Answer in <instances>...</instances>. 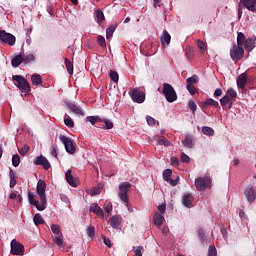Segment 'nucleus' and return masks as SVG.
<instances>
[{
	"label": "nucleus",
	"instance_id": "603ef678",
	"mask_svg": "<svg viewBox=\"0 0 256 256\" xmlns=\"http://www.w3.org/2000/svg\"><path fill=\"white\" fill-rule=\"evenodd\" d=\"M229 101H231V98H229V96L225 95L223 98L220 99V103L222 106L227 105V103H229Z\"/></svg>",
	"mask_w": 256,
	"mask_h": 256
},
{
	"label": "nucleus",
	"instance_id": "de8ad7c7",
	"mask_svg": "<svg viewBox=\"0 0 256 256\" xmlns=\"http://www.w3.org/2000/svg\"><path fill=\"white\" fill-rule=\"evenodd\" d=\"M208 256H217V248H215V246L209 247Z\"/></svg>",
	"mask_w": 256,
	"mask_h": 256
},
{
	"label": "nucleus",
	"instance_id": "a18cd8bd",
	"mask_svg": "<svg viewBox=\"0 0 256 256\" xmlns=\"http://www.w3.org/2000/svg\"><path fill=\"white\" fill-rule=\"evenodd\" d=\"M158 145H164V147H169L171 145V142H169L166 138H161L158 140Z\"/></svg>",
	"mask_w": 256,
	"mask_h": 256
},
{
	"label": "nucleus",
	"instance_id": "49530a36",
	"mask_svg": "<svg viewBox=\"0 0 256 256\" xmlns=\"http://www.w3.org/2000/svg\"><path fill=\"white\" fill-rule=\"evenodd\" d=\"M186 87H187L190 95H195V93H197V88H195V86L193 84H187Z\"/></svg>",
	"mask_w": 256,
	"mask_h": 256
},
{
	"label": "nucleus",
	"instance_id": "72a5a7b5",
	"mask_svg": "<svg viewBox=\"0 0 256 256\" xmlns=\"http://www.w3.org/2000/svg\"><path fill=\"white\" fill-rule=\"evenodd\" d=\"M171 175H173V171L171 169H166L163 172V179L164 181H171Z\"/></svg>",
	"mask_w": 256,
	"mask_h": 256
},
{
	"label": "nucleus",
	"instance_id": "0e129e2a",
	"mask_svg": "<svg viewBox=\"0 0 256 256\" xmlns=\"http://www.w3.org/2000/svg\"><path fill=\"white\" fill-rule=\"evenodd\" d=\"M171 165H174V167H177V165H179V159H177V157H172Z\"/></svg>",
	"mask_w": 256,
	"mask_h": 256
},
{
	"label": "nucleus",
	"instance_id": "864d4df0",
	"mask_svg": "<svg viewBox=\"0 0 256 256\" xmlns=\"http://www.w3.org/2000/svg\"><path fill=\"white\" fill-rule=\"evenodd\" d=\"M53 241L54 243H56V245H58V247H61V245H63V238L59 236H55Z\"/></svg>",
	"mask_w": 256,
	"mask_h": 256
},
{
	"label": "nucleus",
	"instance_id": "052dcab7",
	"mask_svg": "<svg viewBox=\"0 0 256 256\" xmlns=\"http://www.w3.org/2000/svg\"><path fill=\"white\" fill-rule=\"evenodd\" d=\"M158 211H159L160 213H165V211H167V206H166L165 204H160V205L158 206Z\"/></svg>",
	"mask_w": 256,
	"mask_h": 256
},
{
	"label": "nucleus",
	"instance_id": "8fccbe9b",
	"mask_svg": "<svg viewBox=\"0 0 256 256\" xmlns=\"http://www.w3.org/2000/svg\"><path fill=\"white\" fill-rule=\"evenodd\" d=\"M104 124V129H113V122L111 120L105 119Z\"/></svg>",
	"mask_w": 256,
	"mask_h": 256
},
{
	"label": "nucleus",
	"instance_id": "c03bdc74",
	"mask_svg": "<svg viewBox=\"0 0 256 256\" xmlns=\"http://www.w3.org/2000/svg\"><path fill=\"white\" fill-rule=\"evenodd\" d=\"M87 235L88 237H95V227H93L92 225H89L87 227Z\"/></svg>",
	"mask_w": 256,
	"mask_h": 256
},
{
	"label": "nucleus",
	"instance_id": "5fc2aeb1",
	"mask_svg": "<svg viewBox=\"0 0 256 256\" xmlns=\"http://www.w3.org/2000/svg\"><path fill=\"white\" fill-rule=\"evenodd\" d=\"M98 44L100 47H106L105 38L103 36H98L97 38Z\"/></svg>",
	"mask_w": 256,
	"mask_h": 256
},
{
	"label": "nucleus",
	"instance_id": "f704fd0d",
	"mask_svg": "<svg viewBox=\"0 0 256 256\" xmlns=\"http://www.w3.org/2000/svg\"><path fill=\"white\" fill-rule=\"evenodd\" d=\"M51 231L54 233V235H63L61 233V227L57 224H51Z\"/></svg>",
	"mask_w": 256,
	"mask_h": 256
},
{
	"label": "nucleus",
	"instance_id": "2eb2a0df",
	"mask_svg": "<svg viewBox=\"0 0 256 256\" xmlns=\"http://www.w3.org/2000/svg\"><path fill=\"white\" fill-rule=\"evenodd\" d=\"M67 107L75 115H79L80 117H85V112L83 111V109H81V107L75 105L74 103H68Z\"/></svg>",
	"mask_w": 256,
	"mask_h": 256
},
{
	"label": "nucleus",
	"instance_id": "a878e982",
	"mask_svg": "<svg viewBox=\"0 0 256 256\" xmlns=\"http://www.w3.org/2000/svg\"><path fill=\"white\" fill-rule=\"evenodd\" d=\"M202 133L208 137H213L215 135V130L209 126L202 127Z\"/></svg>",
	"mask_w": 256,
	"mask_h": 256
},
{
	"label": "nucleus",
	"instance_id": "6e6552de",
	"mask_svg": "<svg viewBox=\"0 0 256 256\" xmlns=\"http://www.w3.org/2000/svg\"><path fill=\"white\" fill-rule=\"evenodd\" d=\"M59 139L61 143H63L67 153H69L70 155H73V153H75V145L73 144V140H71V138L65 135H60Z\"/></svg>",
	"mask_w": 256,
	"mask_h": 256
},
{
	"label": "nucleus",
	"instance_id": "2f4dec72",
	"mask_svg": "<svg viewBox=\"0 0 256 256\" xmlns=\"http://www.w3.org/2000/svg\"><path fill=\"white\" fill-rule=\"evenodd\" d=\"M85 121L91 123V125H95L98 121H101V118L99 116H88Z\"/></svg>",
	"mask_w": 256,
	"mask_h": 256
},
{
	"label": "nucleus",
	"instance_id": "9b49d317",
	"mask_svg": "<svg viewBox=\"0 0 256 256\" xmlns=\"http://www.w3.org/2000/svg\"><path fill=\"white\" fill-rule=\"evenodd\" d=\"M11 253L12 255H23L25 248L23 247V244L19 243L17 240L11 241Z\"/></svg>",
	"mask_w": 256,
	"mask_h": 256
},
{
	"label": "nucleus",
	"instance_id": "0eeeda50",
	"mask_svg": "<svg viewBox=\"0 0 256 256\" xmlns=\"http://www.w3.org/2000/svg\"><path fill=\"white\" fill-rule=\"evenodd\" d=\"M128 93L134 103H143L145 101V93L141 92L139 88H133Z\"/></svg>",
	"mask_w": 256,
	"mask_h": 256
},
{
	"label": "nucleus",
	"instance_id": "680f3d73",
	"mask_svg": "<svg viewBox=\"0 0 256 256\" xmlns=\"http://www.w3.org/2000/svg\"><path fill=\"white\" fill-rule=\"evenodd\" d=\"M105 211H106V213L110 214L111 211H113V204L108 203V204L106 205V207H105Z\"/></svg>",
	"mask_w": 256,
	"mask_h": 256
},
{
	"label": "nucleus",
	"instance_id": "20e7f679",
	"mask_svg": "<svg viewBox=\"0 0 256 256\" xmlns=\"http://www.w3.org/2000/svg\"><path fill=\"white\" fill-rule=\"evenodd\" d=\"M129 189H131V184L129 182H122L119 184L118 197L120 201L129 203V196L127 195V193H129Z\"/></svg>",
	"mask_w": 256,
	"mask_h": 256
},
{
	"label": "nucleus",
	"instance_id": "ddd939ff",
	"mask_svg": "<svg viewBox=\"0 0 256 256\" xmlns=\"http://www.w3.org/2000/svg\"><path fill=\"white\" fill-rule=\"evenodd\" d=\"M89 211H90V213H94L98 217H101V219H103L105 217L103 208H100L99 204H97V203L91 204Z\"/></svg>",
	"mask_w": 256,
	"mask_h": 256
},
{
	"label": "nucleus",
	"instance_id": "c85d7f7f",
	"mask_svg": "<svg viewBox=\"0 0 256 256\" xmlns=\"http://www.w3.org/2000/svg\"><path fill=\"white\" fill-rule=\"evenodd\" d=\"M244 44H245V34H243V32H238L237 45L238 47H243Z\"/></svg>",
	"mask_w": 256,
	"mask_h": 256
},
{
	"label": "nucleus",
	"instance_id": "b1692460",
	"mask_svg": "<svg viewBox=\"0 0 256 256\" xmlns=\"http://www.w3.org/2000/svg\"><path fill=\"white\" fill-rule=\"evenodd\" d=\"M34 225H45V220L43 219V216H41L39 213L34 215L33 218Z\"/></svg>",
	"mask_w": 256,
	"mask_h": 256
},
{
	"label": "nucleus",
	"instance_id": "9d476101",
	"mask_svg": "<svg viewBox=\"0 0 256 256\" xmlns=\"http://www.w3.org/2000/svg\"><path fill=\"white\" fill-rule=\"evenodd\" d=\"M245 55V50L241 46H233L230 50V57L233 61H239Z\"/></svg>",
	"mask_w": 256,
	"mask_h": 256
},
{
	"label": "nucleus",
	"instance_id": "39448f33",
	"mask_svg": "<svg viewBox=\"0 0 256 256\" xmlns=\"http://www.w3.org/2000/svg\"><path fill=\"white\" fill-rule=\"evenodd\" d=\"M163 94L165 95L168 103H174V101H177V92H175V89L170 84H164Z\"/></svg>",
	"mask_w": 256,
	"mask_h": 256
},
{
	"label": "nucleus",
	"instance_id": "bf43d9fd",
	"mask_svg": "<svg viewBox=\"0 0 256 256\" xmlns=\"http://www.w3.org/2000/svg\"><path fill=\"white\" fill-rule=\"evenodd\" d=\"M99 193H101V190H99V188H92V189L90 190V195H91L92 197H95V195H99Z\"/></svg>",
	"mask_w": 256,
	"mask_h": 256
},
{
	"label": "nucleus",
	"instance_id": "58836bf2",
	"mask_svg": "<svg viewBox=\"0 0 256 256\" xmlns=\"http://www.w3.org/2000/svg\"><path fill=\"white\" fill-rule=\"evenodd\" d=\"M115 29H117L116 26H110L106 29V38L109 39V37H113V33H115Z\"/></svg>",
	"mask_w": 256,
	"mask_h": 256
},
{
	"label": "nucleus",
	"instance_id": "774afa93",
	"mask_svg": "<svg viewBox=\"0 0 256 256\" xmlns=\"http://www.w3.org/2000/svg\"><path fill=\"white\" fill-rule=\"evenodd\" d=\"M168 182H170V185H171L172 187H176V185H177V180H172V179H170V181H168Z\"/></svg>",
	"mask_w": 256,
	"mask_h": 256
},
{
	"label": "nucleus",
	"instance_id": "79ce46f5",
	"mask_svg": "<svg viewBox=\"0 0 256 256\" xmlns=\"http://www.w3.org/2000/svg\"><path fill=\"white\" fill-rule=\"evenodd\" d=\"M199 81V78L197 77V75H194L192 77L187 78L186 82L187 85H193V83H197Z\"/></svg>",
	"mask_w": 256,
	"mask_h": 256
},
{
	"label": "nucleus",
	"instance_id": "c756f323",
	"mask_svg": "<svg viewBox=\"0 0 256 256\" xmlns=\"http://www.w3.org/2000/svg\"><path fill=\"white\" fill-rule=\"evenodd\" d=\"M219 107V102L213 100V99H208L204 102L203 107Z\"/></svg>",
	"mask_w": 256,
	"mask_h": 256
},
{
	"label": "nucleus",
	"instance_id": "4be33fe9",
	"mask_svg": "<svg viewBox=\"0 0 256 256\" xmlns=\"http://www.w3.org/2000/svg\"><path fill=\"white\" fill-rule=\"evenodd\" d=\"M161 43H162V47H167V45L171 43V35L169 34V32H167V30L163 31V36L161 37Z\"/></svg>",
	"mask_w": 256,
	"mask_h": 256
},
{
	"label": "nucleus",
	"instance_id": "a211bd4d",
	"mask_svg": "<svg viewBox=\"0 0 256 256\" xmlns=\"http://www.w3.org/2000/svg\"><path fill=\"white\" fill-rule=\"evenodd\" d=\"M182 203L184 207H188L191 208L193 207L192 203H193V195L188 193V194H184L183 198H182Z\"/></svg>",
	"mask_w": 256,
	"mask_h": 256
},
{
	"label": "nucleus",
	"instance_id": "f3484780",
	"mask_svg": "<svg viewBox=\"0 0 256 256\" xmlns=\"http://www.w3.org/2000/svg\"><path fill=\"white\" fill-rule=\"evenodd\" d=\"M123 221V218L119 215H114L110 218V225L113 229H117L119 225H121V222Z\"/></svg>",
	"mask_w": 256,
	"mask_h": 256
},
{
	"label": "nucleus",
	"instance_id": "13d9d810",
	"mask_svg": "<svg viewBox=\"0 0 256 256\" xmlns=\"http://www.w3.org/2000/svg\"><path fill=\"white\" fill-rule=\"evenodd\" d=\"M189 109L192 110L193 113L197 111V104L194 101L189 102Z\"/></svg>",
	"mask_w": 256,
	"mask_h": 256
},
{
	"label": "nucleus",
	"instance_id": "69168bd1",
	"mask_svg": "<svg viewBox=\"0 0 256 256\" xmlns=\"http://www.w3.org/2000/svg\"><path fill=\"white\" fill-rule=\"evenodd\" d=\"M221 95H223V90L217 88L214 92V96L215 97H221Z\"/></svg>",
	"mask_w": 256,
	"mask_h": 256
},
{
	"label": "nucleus",
	"instance_id": "4c0bfd02",
	"mask_svg": "<svg viewBox=\"0 0 256 256\" xmlns=\"http://www.w3.org/2000/svg\"><path fill=\"white\" fill-rule=\"evenodd\" d=\"M21 163V157L16 154L12 156V165L13 167H19V164Z\"/></svg>",
	"mask_w": 256,
	"mask_h": 256
},
{
	"label": "nucleus",
	"instance_id": "e433bc0d",
	"mask_svg": "<svg viewBox=\"0 0 256 256\" xmlns=\"http://www.w3.org/2000/svg\"><path fill=\"white\" fill-rule=\"evenodd\" d=\"M65 66L69 75H73V63L67 58H65Z\"/></svg>",
	"mask_w": 256,
	"mask_h": 256
},
{
	"label": "nucleus",
	"instance_id": "ea45409f",
	"mask_svg": "<svg viewBox=\"0 0 256 256\" xmlns=\"http://www.w3.org/2000/svg\"><path fill=\"white\" fill-rule=\"evenodd\" d=\"M23 63H31V61H35V55L28 54L26 56H22Z\"/></svg>",
	"mask_w": 256,
	"mask_h": 256
},
{
	"label": "nucleus",
	"instance_id": "e2e57ef3",
	"mask_svg": "<svg viewBox=\"0 0 256 256\" xmlns=\"http://www.w3.org/2000/svg\"><path fill=\"white\" fill-rule=\"evenodd\" d=\"M104 244H106L107 247H112L113 244H111V240L107 237H103Z\"/></svg>",
	"mask_w": 256,
	"mask_h": 256
},
{
	"label": "nucleus",
	"instance_id": "a19ab883",
	"mask_svg": "<svg viewBox=\"0 0 256 256\" xmlns=\"http://www.w3.org/2000/svg\"><path fill=\"white\" fill-rule=\"evenodd\" d=\"M197 46L200 49V51H202V53H205V51L207 50V46L205 45V42H203V40L201 39L197 40Z\"/></svg>",
	"mask_w": 256,
	"mask_h": 256
},
{
	"label": "nucleus",
	"instance_id": "f8f14e48",
	"mask_svg": "<svg viewBox=\"0 0 256 256\" xmlns=\"http://www.w3.org/2000/svg\"><path fill=\"white\" fill-rule=\"evenodd\" d=\"M33 163L34 165H41L43 169H49L51 167V163H49V160H47L43 155L36 157Z\"/></svg>",
	"mask_w": 256,
	"mask_h": 256
},
{
	"label": "nucleus",
	"instance_id": "4468645a",
	"mask_svg": "<svg viewBox=\"0 0 256 256\" xmlns=\"http://www.w3.org/2000/svg\"><path fill=\"white\" fill-rule=\"evenodd\" d=\"M66 181L70 187H77L79 181H77V178L73 177L72 171L67 170L65 174Z\"/></svg>",
	"mask_w": 256,
	"mask_h": 256
},
{
	"label": "nucleus",
	"instance_id": "423d86ee",
	"mask_svg": "<svg viewBox=\"0 0 256 256\" xmlns=\"http://www.w3.org/2000/svg\"><path fill=\"white\" fill-rule=\"evenodd\" d=\"M0 41L4 43V45H10L13 47L15 45L17 39L15 36L5 30H0Z\"/></svg>",
	"mask_w": 256,
	"mask_h": 256
},
{
	"label": "nucleus",
	"instance_id": "5701e85b",
	"mask_svg": "<svg viewBox=\"0 0 256 256\" xmlns=\"http://www.w3.org/2000/svg\"><path fill=\"white\" fill-rule=\"evenodd\" d=\"M23 63V56L21 54L15 56L11 60L12 67H19Z\"/></svg>",
	"mask_w": 256,
	"mask_h": 256
},
{
	"label": "nucleus",
	"instance_id": "37998d69",
	"mask_svg": "<svg viewBox=\"0 0 256 256\" xmlns=\"http://www.w3.org/2000/svg\"><path fill=\"white\" fill-rule=\"evenodd\" d=\"M64 123H65L66 127H69L70 129L75 127V123L73 122V119H71L69 117L64 119Z\"/></svg>",
	"mask_w": 256,
	"mask_h": 256
},
{
	"label": "nucleus",
	"instance_id": "6ab92c4d",
	"mask_svg": "<svg viewBox=\"0 0 256 256\" xmlns=\"http://www.w3.org/2000/svg\"><path fill=\"white\" fill-rule=\"evenodd\" d=\"M245 85H247V73H242L237 79V87L245 89Z\"/></svg>",
	"mask_w": 256,
	"mask_h": 256
},
{
	"label": "nucleus",
	"instance_id": "3c124183",
	"mask_svg": "<svg viewBox=\"0 0 256 256\" xmlns=\"http://www.w3.org/2000/svg\"><path fill=\"white\" fill-rule=\"evenodd\" d=\"M181 161L182 163H190L191 158H189V156L185 153L181 154Z\"/></svg>",
	"mask_w": 256,
	"mask_h": 256
},
{
	"label": "nucleus",
	"instance_id": "bb28decb",
	"mask_svg": "<svg viewBox=\"0 0 256 256\" xmlns=\"http://www.w3.org/2000/svg\"><path fill=\"white\" fill-rule=\"evenodd\" d=\"M32 85H41L43 83V80L41 79V75L39 74H33L31 77Z\"/></svg>",
	"mask_w": 256,
	"mask_h": 256
},
{
	"label": "nucleus",
	"instance_id": "6e6d98bb",
	"mask_svg": "<svg viewBox=\"0 0 256 256\" xmlns=\"http://www.w3.org/2000/svg\"><path fill=\"white\" fill-rule=\"evenodd\" d=\"M10 187L13 188L15 187V185H17V181L15 180V174L11 173L10 174Z\"/></svg>",
	"mask_w": 256,
	"mask_h": 256
},
{
	"label": "nucleus",
	"instance_id": "09e8293b",
	"mask_svg": "<svg viewBox=\"0 0 256 256\" xmlns=\"http://www.w3.org/2000/svg\"><path fill=\"white\" fill-rule=\"evenodd\" d=\"M19 153L20 155H23V156L27 155V153H29V146L24 145L23 148L19 150Z\"/></svg>",
	"mask_w": 256,
	"mask_h": 256
},
{
	"label": "nucleus",
	"instance_id": "1a4fd4ad",
	"mask_svg": "<svg viewBox=\"0 0 256 256\" xmlns=\"http://www.w3.org/2000/svg\"><path fill=\"white\" fill-rule=\"evenodd\" d=\"M195 187L198 191H205L207 187H211V178L209 177H200L195 180Z\"/></svg>",
	"mask_w": 256,
	"mask_h": 256
},
{
	"label": "nucleus",
	"instance_id": "dca6fc26",
	"mask_svg": "<svg viewBox=\"0 0 256 256\" xmlns=\"http://www.w3.org/2000/svg\"><path fill=\"white\" fill-rule=\"evenodd\" d=\"M255 41H256L255 36H251L248 39H246L245 42H244L245 50L246 51H253V49H255Z\"/></svg>",
	"mask_w": 256,
	"mask_h": 256
},
{
	"label": "nucleus",
	"instance_id": "338daca9",
	"mask_svg": "<svg viewBox=\"0 0 256 256\" xmlns=\"http://www.w3.org/2000/svg\"><path fill=\"white\" fill-rule=\"evenodd\" d=\"M198 235H199V237H200L201 239H204V237H205V231H203V229H200V230L198 231Z\"/></svg>",
	"mask_w": 256,
	"mask_h": 256
},
{
	"label": "nucleus",
	"instance_id": "f03ea898",
	"mask_svg": "<svg viewBox=\"0 0 256 256\" xmlns=\"http://www.w3.org/2000/svg\"><path fill=\"white\" fill-rule=\"evenodd\" d=\"M12 81H14V84L18 87L21 93H29L31 91V86L25 77L21 75H14L12 77Z\"/></svg>",
	"mask_w": 256,
	"mask_h": 256
},
{
	"label": "nucleus",
	"instance_id": "412c9836",
	"mask_svg": "<svg viewBox=\"0 0 256 256\" xmlns=\"http://www.w3.org/2000/svg\"><path fill=\"white\" fill-rule=\"evenodd\" d=\"M154 225H157V227H161L163 223L165 222V217L161 215L159 212H155L153 216Z\"/></svg>",
	"mask_w": 256,
	"mask_h": 256
},
{
	"label": "nucleus",
	"instance_id": "7ed1b4c3",
	"mask_svg": "<svg viewBox=\"0 0 256 256\" xmlns=\"http://www.w3.org/2000/svg\"><path fill=\"white\" fill-rule=\"evenodd\" d=\"M245 7L248 11H251L252 13H256V0H240L238 4V19H241L243 15V8Z\"/></svg>",
	"mask_w": 256,
	"mask_h": 256
},
{
	"label": "nucleus",
	"instance_id": "7c9ffc66",
	"mask_svg": "<svg viewBox=\"0 0 256 256\" xmlns=\"http://www.w3.org/2000/svg\"><path fill=\"white\" fill-rule=\"evenodd\" d=\"M132 251L134 252L135 256H143V251H145V248H143V246H134Z\"/></svg>",
	"mask_w": 256,
	"mask_h": 256
},
{
	"label": "nucleus",
	"instance_id": "c9c22d12",
	"mask_svg": "<svg viewBox=\"0 0 256 256\" xmlns=\"http://www.w3.org/2000/svg\"><path fill=\"white\" fill-rule=\"evenodd\" d=\"M110 79L113 83H119V74L117 71L110 70Z\"/></svg>",
	"mask_w": 256,
	"mask_h": 256
},
{
	"label": "nucleus",
	"instance_id": "473e14b6",
	"mask_svg": "<svg viewBox=\"0 0 256 256\" xmlns=\"http://www.w3.org/2000/svg\"><path fill=\"white\" fill-rule=\"evenodd\" d=\"M226 97H228V99H230V101L232 99H235L237 97V91H235L233 88H229L227 90Z\"/></svg>",
	"mask_w": 256,
	"mask_h": 256
},
{
	"label": "nucleus",
	"instance_id": "aec40b11",
	"mask_svg": "<svg viewBox=\"0 0 256 256\" xmlns=\"http://www.w3.org/2000/svg\"><path fill=\"white\" fill-rule=\"evenodd\" d=\"M245 195H246V199L250 202L253 203V201H255L256 199V194H255V190L253 189V187H249L245 190Z\"/></svg>",
	"mask_w": 256,
	"mask_h": 256
},
{
	"label": "nucleus",
	"instance_id": "4d7b16f0",
	"mask_svg": "<svg viewBox=\"0 0 256 256\" xmlns=\"http://www.w3.org/2000/svg\"><path fill=\"white\" fill-rule=\"evenodd\" d=\"M146 121H147L148 125H155L157 123V120H155V118H153L151 116H147Z\"/></svg>",
	"mask_w": 256,
	"mask_h": 256
},
{
	"label": "nucleus",
	"instance_id": "393cba45",
	"mask_svg": "<svg viewBox=\"0 0 256 256\" xmlns=\"http://www.w3.org/2000/svg\"><path fill=\"white\" fill-rule=\"evenodd\" d=\"M182 143L184 147H188V149H191L193 147V136L186 135Z\"/></svg>",
	"mask_w": 256,
	"mask_h": 256
},
{
	"label": "nucleus",
	"instance_id": "f257e3e1",
	"mask_svg": "<svg viewBox=\"0 0 256 256\" xmlns=\"http://www.w3.org/2000/svg\"><path fill=\"white\" fill-rule=\"evenodd\" d=\"M47 189V184L43 180H39L36 187V193L39 196L40 203L35 199V194L28 191V201L32 207H36L37 211H45L47 209V196L45 195V190Z\"/></svg>",
	"mask_w": 256,
	"mask_h": 256
},
{
	"label": "nucleus",
	"instance_id": "cd10ccee",
	"mask_svg": "<svg viewBox=\"0 0 256 256\" xmlns=\"http://www.w3.org/2000/svg\"><path fill=\"white\" fill-rule=\"evenodd\" d=\"M95 17H96L97 23H99V24H101V23H103V21H105V14H103V11H101V10H97L95 12Z\"/></svg>",
	"mask_w": 256,
	"mask_h": 256
}]
</instances>
